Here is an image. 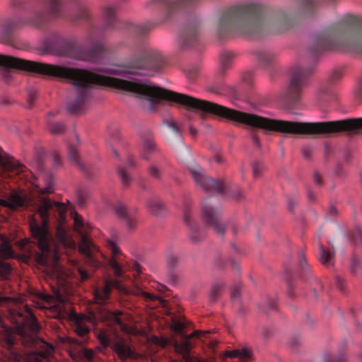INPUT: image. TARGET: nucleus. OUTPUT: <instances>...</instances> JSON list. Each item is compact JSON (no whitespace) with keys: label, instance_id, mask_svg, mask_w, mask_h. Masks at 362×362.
<instances>
[{"label":"nucleus","instance_id":"3","mask_svg":"<svg viewBox=\"0 0 362 362\" xmlns=\"http://www.w3.org/2000/svg\"><path fill=\"white\" fill-rule=\"evenodd\" d=\"M313 54L325 51L352 52L362 54V30L339 23L317 35L310 46Z\"/></svg>","mask_w":362,"mask_h":362},{"label":"nucleus","instance_id":"14","mask_svg":"<svg viewBox=\"0 0 362 362\" xmlns=\"http://www.w3.org/2000/svg\"><path fill=\"white\" fill-rule=\"evenodd\" d=\"M114 210L129 231L136 230L139 224V218L136 208H128L123 203L117 202L114 206Z\"/></svg>","mask_w":362,"mask_h":362},{"label":"nucleus","instance_id":"64","mask_svg":"<svg viewBox=\"0 0 362 362\" xmlns=\"http://www.w3.org/2000/svg\"><path fill=\"white\" fill-rule=\"evenodd\" d=\"M267 307L269 310H273L276 308V303L274 300L271 299H267Z\"/></svg>","mask_w":362,"mask_h":362},{"label":"nucleus","instance_id":"28","mask_svg":"<svg viewBox=\"0 0 362 362\" xmlns=\"http://www.w3.org/2000/svg\"><path fill=\"white\" fill-rule=\"evenodd\" d=\"M103 18L105 21V26L107 28H116V23L117 22V17L115 8L106 6L103 11Z\"/></svg>","mask_w":362,"mask_h":362},{"label":"nucleus","instance_id":"4","mask_svg":"<svg viewBox=\"0 0 362 362\" xmlns=\"http://www.w3.org/2000/svg\"><path fill=\"white\" fill-rule=\"evenodd\" d=\"M90 17L89 11L84 7H78L72 11L64 6L62 1H50L47 10L37 11L34 15L23 20H6L1 26L2 37L8 40L13 30L21 25H30L37 28L43 29L51 20L57 18H64L71 21L88 20Z\"/></svg>","mask_w":362,"mask_h":362},{"label":"nucleus","instance_id":"62","mask_svg":"<svg viewBox=\"0 0 362 362\" xmlns=\"http://www.w3.org/2000/svg\"><path fill=\"white\" fill-rule=\"evenodd\" d=\"M30 328H31V330L33 332H37L38 329H39V327H38V325L36 322V320L35 318H33L32 322H31V324H30Z\"/></svg>","mask_w":362,"mask_h":362},{"label":"nucleus","instance_id":"26","mask_svg":"<svg viewBox=\"0 0 362 362\" xmlns=\"http://www.w3.org/2000/svg\"><path fill=\"white\" fill-rule=\"evenodd\" d=\"M256 56L259 63L265 68L269 67L270 66L273 65L276 61V55L270 51H257Z\"/></svg>","mask_w":362,"mask_h":362},{"label":"nucleus","instance_id":"47","mask_svg":"<svg viewBox=\"0 0 362 362\" xmlns=\"http://www.w3.org/2000/svg\"><path fill=\"white\" fill-rule=\"evenodd\" d=\"M299 267L300 269L304 272L305 274H309L310 269L309 266L308 265L305 257L303 254H301L299 257Z\"/></svg>","mask_w":362,"mask_h":362},{"label":"nucleus","instance_id":"2","mask_svg":"<svg viewBox=\"0 0 362 362\" xmlns=\"http://www.w3.org/2000/svg\"><path fill=\"white\" fill-rule=\"evenodd\" d=\"M66 211L67 207L64 204L42 196L38 197L37 211L41 218V223L35 219L30 223L32 237L38 250H33L31 245L28 242L23 243V247L28 252L29 256L35 258L39 264L47 265L50 262L57 263L59 260L52 244V238L48 230L51 221H54L57 225L56 236L59 242L64 246H69L71 244V240L65 227Z\"/></svg>","mask_w":362,"mask_h":362},{"label":"nucleus","instance_id":"54","mask_svg":"<svg viewBox=\"0 0 362 362\" xmlns=\"http://www.w3.org/2000/svg\"><path fill=\"white\" fill-rule=\"evenodd\" d=\"M361 267V263L360 261L356 257H353L351 260V271L353 273H355L357 272L358 269H359Z\"/></svg>","mask_w":362,"mask_h":362},{"label":"nucleus","instance_id":"38","mask_svg":"<svg viewBox=\"0 0 362 362\" xmlns=\"http://www.w3.org/2000/svg\"><path fill=\"white\" fill-rule=\"evenodd\" d=\"M166 262L169 267L174 268L179 262V257L173 251H168L166 254Z\"/></svg>","mask_w":362,"mask_h":362},{"label":"nucleus","instance_id":"34","mask_svg":"<svg viewBox=\"0 0 362 362\" xmlns=\"http://www.w3.org/2000/svg\"><path fill=\"white\" fill-rule=\"evenodd\" d=\"M0 255L4 258H10L14 256V252L11 245L6 241H4L0 244Z\"/></svg>","mask_w":362,"mask_h":362},{"label":"nucleus","instance_id":"59","mask_svg":"<svg viewBox=\"0 0 362 362\" xmlns=\"http://www.w3.org/2000/svg\"><path fill=\"white\" fill-rule=\"evenodd\" d=\"M78 272L82 281L87 280L89 278V274L85 269L79 267L78 269Z\"/></svg>","mask_w":362,"mask_h":362},{"label":"nucleus","instance_id":"27","mask_svg":"<svg viewBox=\"0 0 362 362\" xmlns=\"http://www.w3.org/2000/svg\"><path fill=\"white\" fill-rule=\"evenodd\" d=\"M149 211L156 216H162L165 214V209L162 202L158 198L150 199L147 202Z\"/></svg>","mask_w":362,"mask_h":362},{"label":"nucleus","instance_id":"37","mask_svg":"<svg viewBox=\"0 0 362 362\" xmlns=\"http://www.w3.org/2000/svg\"><path fill=\"white\" fill-rule=\"evenodd\" d=\"M133 293L136 296L143 297L146 300L148 301H153L156 299H158V298L155 295L146 292L139 287H135L133 290Z\"/></svg>","mask_w":362,"mask_h":362},{"label":"nucleus","instance_id":"12","mask_svg":"<svg viewBox=\"0 0 362 362\" xmlns=\"http://www.w3.org/2000/svg\"><path fill=\"white\" fill-rule=\"evenodd\" d=\"M202 217L206 226L212 227L217 234L223 235L225 226L220 221L219 210L214 206L211 198L205 199L202 202Z\"/></svg>","mask_w":362,"mask_h":362},{"label":"nucleus","instance_id":"44","mask_svg":"<svg viewBox=\"0 0 362 362\" xmlns=\"http://www.w3.org/2000/svg\"><path fill=\"white\" fill-rule=\"evenodd\" d=\"M252 173L254 177H257L260 175L264 169V165L259 161H255L252 164Z\"/></svg>","mask_w":362,"mask_h":362},{"label":"nucleus","instance_id":"13","mask_svg":"<svg viewBox=\"0 0 362 362\" xmlns=\"http://www.w3.org/2000/svg\"><path fill=\"white\" fill-rule=\"evenodd\" d=\"M189 171L194 182L206 192L222 194L226 189L225 185L220 180H216L206 176L204 170L198 165L189 168Z\"/></svg>","mask_w":362,"mask_h":362},{"label":"nucleus","instance_id":"52","mask_svg":"<svg viewBox=\"0 0 362 362\" xmlns=\"http://www.w3.org/2000/svg\"><path fill=\"white\" fill-rule=\"evenodd\" d=\"M335 284H336V286L337 287V288L341 292L345 291L346 282L343 279H341L339 276H336L335 277Z\"/></svg>","mask_w":362,"mask_h":362},{"label":"nucleus","instance_id":"18","mask_svg":"<svg viewBox=\"0 0 362 362\" xmlns=\"http://www.w3.org/2000/svg\"><path fill=\"white\" fill-rule=\"evenodd\" d=\"M204 333L199 330L194 331L190 334H183V335L181 336L182 341L180 342L176 341L174 343L175 351L182 354L184 358H186L192 349L190 339L193 337L199 338Z\"/></svg>","mask_w":362,"mask_h":362},{"label":"nucleus","instance_id":"36","mask_svg":"<svg viewBox=\"0 0 362 362\" xmlns=\"http://www.w3.org/2000/svg\"><path fill=\"white\" fill-rule=\"evenodd\" d=\"M90 192L86 189H81L78 190L76 197L78 205L83 207L86 205V201L88 199Z\"/></svg>","mask_w":362,"mask_h":362},{"label":"nucleus","instance_id":"21","mask_svg":"<svg viewBox=\"0 0 362 362\" xmlns=\"http://www.w3.org/2000/svg\"><path fill=\"white\" fill-rule=\"evenodd\" d=\"M123 313L120 311H107L104 315V318L108 322L112 325H118L124 332H129V326L124 322Z\"/></svg>","mask_w":362,"mask_h":362},{"label":"nucleus","instance_id":"60","mask_svg":"<svg viewBox=\"0 0 362 362\" xmlns=\"http://www.w3.org/2000/svg\"><path fill=\"white\" fill-rule=\"evenodd\" d=\"M240 354L241 355L240 356V358L241 359H247L250 358L251 356L250 351L246 349L240 350Z\"/></svg>","mask_w":362,"mask_h":362},{"label":"nucleus","instance_id":"53","mask_svg":"<svg viewBox=\"0 0 362 362\" xmlns=\"http://www.w3.org/2000/svg\"><path fill=\"white\" fill-rule=\"evenodd\" d=\"M231 300L233 301H238L240 298V287L235 286L231 291L230 294Z\"/></svg>","mask_w":362,"mask_h":362},{"label":"nucleus","instance_id":"35","mask_svg":"<svg viewBox=\"0 0 362 362\" xmlns=\"http://www.w3.org/2000/svg\"><path fill=\"white\" fill-rule=\"evenodd\" d=\"M350 240L356 245H362V230L356 227L349 235Z\"/></svg>","mask_w":362,"mask_h":362},{"label":"nucleus","instance_id":"30","mask_svg":"<svg viewBox=\"0 0 362 362\" xmlns=\"http://www.w3.org/2000/svg\"><path fill=\"white\" fill-rule=\"evenodd\" d=\"M319 249H320V257L319 259L321 263L327 267L330 266L332 263V261L334 258V252L332 251L325 249L324 245L319 243Z\"/></svg>","mask_w":362,"mask_h":362},{"label":"nucleus","instance_id":"22","mask_svg":"<svg viewBox=\"0 0 362 362\" xmlns=\"http://www.w3.org/2000/svg\"><path fill=\"white\" fill-rule=\"evenodd\" d=\"M86 321H90V317L77 315L74 317V330L76 334L81 337L86 336L90 332V328L86 325Z\"/></svg>","mask_w":362,"mask_h":362},{"label":"nucleus","instance_id":"48","mask_svg":"<svg viewBox=\"0 0 362 362\" xmlns=\"http://www.w3.org/2000/svg\"><path fill=\"white\" fill-rule=\"evenodd\" d=\"M186 76L189 80L193 81L198 76V69L195 67L189 69L186 71Z\"/></svg>","mask_w":362,"mask_h":362},{"label":"nucleus","instance_id":"7","mask_svg":"<svg viewBox=\"0 0 362 362\" xmlns=\"http://www.w3.org/2000/svg\"><path fill=\"white\" fill-rule=\"evenodd\" d=\"M74 223L75 230L81 236L78 244L80 252L84 255L88 264L95 268L100 267L103 265L105 256L88 236L90 228L89 224L85 223L78 214L74 216Z\"/></svg>","mask_w":362,"mask_h":362},{"label":"nucleus","instance_id":"55","mask_svg":"<svg viewBox=\"0 0 362 362\" xmlns=\"http://www.w3.org/2000/svg\"><path fill=\"white\" fill-rule=\"evenodd\" d=\"M313 178L315 185L318 186H322L323 185L322 176L317 171L313 172Z\"/></svg>","mask_w":362,"mask_h":362},{"label":"nucleus","instance_id":"24","mask_svg":"<svg viewBox=\"0 0 362 362\" xmlns=\"http://www.w3.org/2000/svg\"><path fill=\"white\" fill-rule=\"evenodd\" d=\"M5 172L9 177L21 175L25 172L26 168L16 160L5 162L3 165Z\"/></svg>","mask_w":362,"mask_h":362},{"label":"nucleus","instance_id":"58","mask_svg":"<svg viewBox=\"0 0 362 362\" xmlns=\"http://www.w3.org/2000/svg\"><path fill=\"white\" fill-rule=\"evenodd\" d=\"M47 357V355L45 352L35 353L33 356V358L36 362H40V361L46 359Z\"/></svg>","mask_w":362,"mask_h":362},{"label":"nucleus","instance_id":"11","mask_svg":"<svg viewBox=\"0 0 362 362\" xmlns=\"http://www.w3.org/2000/svg\"><path fill=\"white\" fill-rule=\"evenodd\" d=\"M106 246L112 255L109 259V264L115 276L119 278L123 277L125 269L132 271L134 278L141 274V266L138 262H133L132 263H127L126 266H124L122 263L120 262L121 259L117 258V255L119 253V250L112 240H108L106 243Z\"/></svg>","mask_w":362,"mask_h":362},{"label":"nucleus","instance_id":"6","mask_svg":"<svg viewBox=\"0 0 362 362\" xmlns=\"http://www.w3.org/2000/svg\"><path fill=\"white\" fill-rule=\"evenodd\" d=\"M165 59L161 52L153 48H144L129 61L116 68L108 69L106 73L127 77L129 75L148 76L161 70Z\"/></svg>","mask_w":362,"mask_h":362},{"label":"nucleus","instance_id":"16","mask_svg":"<svg viewBox=\"0 0 362 362\" xmlns=\"http://www.w3.org/2000/svg\"><path fill=\"white\" fill-rule=\"evenodd\" d=\"M142 138V151L141 157L145 160H150L151 154L158 152V148L153 140V135L151 131L146 130L141 134Z\"/></svg>","mask_w":362,"mask_h":362},{"label":"nucleus","instance_id":"1","mask_svg":"<svg viewBox=\"0 0 362 362\" xmlns=\"http://www.w3.org/2000/svg\"><path fill=\"white\" fill-rule=\"evenodd\" d=\"M319 9L317 1H302L298 13L288 8L271 9L261 1H240L218 10L215 34L219 40L237 34L253 38L279 35L292 28L298 16H313Z\"/></svg>","mask_w":362,"mask_h":362},{"label":"nucleus","instance_id":"8","mask_svg":"<svg viewBox=\"0 0 362 362\" xmlns=\"http://www.w3.org/2000/svg\"><path fill=\"white\" fill-rule=\"evenodd\" d=\"M314 70L313 66H294L291 72L290 83L284 93V99L289 106L296 105L300 99L302 88Z\"/></svg>","mask_w":362,"mask_h":362},{"label":"nucleus","instance_id":"56","mask_svg":"<svg viewBox=\"0 0 362 362\" xmlns=\"http://www.w3.org/2000/svg\"><path fill=\"white\" fill-rule=\"evenodd\" d=\"M240 350L239 349L226 351L225 352V356L230 358H240Z\"/></svg>","mask_w":362,"mask_h":362},{"label":"nucleus","instance_id":"50","mask_svg":"<svg viewBox=\"0 0 362 362\" xmlns=\"http://www.w3.org/2000/svg\"><path fill=\"white\" fill-rule=\"evenodd\" d=\"M5 345L6 346L7 349L9 350H11L13 346L15 344V338L11 334H7L5 337Z\"/></svg>","mask_w":362,"mask_h":362},{"label":"nucleus","instance_id":"5","mask_svg":"<svg viewBox=\"0 0 362 362\" xmlns=\"http://www.w3.org/2000/svg\"><path fill=\"white\" fill-rule=\"evenodd\" d=\"M88 41L89 47L79 49L74 40L55 33L45 44L47 49L56 51L58 54L93 63L101 62L106 56L105 47L95 40L91 33L88 34Z\"/></svg>","mask_w":362,"mask_h":362},{"label":"nucleus","instance_id":"49","mask_svg":"<svg viewBox=\"0 0 362 362\" xmlns=\"http://www.w3.org/2000/svg\"><path fill=\"white\" fill-rule=\"evenodd\" d=\"M36 98H37V91L33 88H30L28 90V103L29 107H32V105Z\"/></svg>","mask_w":362,"mask_h":362},{"label":"nucleus","instance_id":"41","mask_svg":"<svg viewBox=\"0 0 362 362\" xmlns=\"http://www.w3.org/2000/svg\"><path fill=\"white\" fill-rule=\"evenodd\" d=\"M148 173L149 175L156 180L161 179V170L155 164H150L148 168Z\"/></svg>","mask_w":362,"mask_h":362},{"label":"nucleus","instance_id":"23","mask_svg":"<svg viewBox=\"0 0 362 362\" xmlns=\"http://www.w3.org/2000/svg\"><path fill=\"white\" fill-rule=\"evenodd\" d=\"M155 27L152 23H144L141 24L129 23V30L138 37H144L151 32Z\"/></svg>","mask_w":362,"mask_h":362},{"label":"nucleus","instance_id":"33","mask_svg":"<svg viewBox=\"0 0 362 362\" xmlns=\"http://www.w3.org/2000/svg\"><path fill=\"white\" fill-rule=\"evenodd\" d=\"M117 174L120 178L122 185L124 187H128L132 182V178L127 173L124 167L119 165L117 168Z\"/></svg>","mask_w":362,"mask_h":362},{"label":"nucleus","instance_id":"9","mask_svg":"<svg viewBox=\"0 0 362 362\" xmlns=\"http://www.w3.org/2000/svg\"><path fill=\"white\" fill-rule=\"evenodd\" d=\"M202 23L199 18L193 17L180 25L177 36V43L180 49H188L199 42Z\"/></svg>","mask_w":362,"mask_h":362},{"label":"nucleus","instance_id":"19","mask_svg":"<svg viewBox=\"0 0 362 362\" xmlns=\"http://www.w3.org/2000/svg\"><path fill=\"white\" fill-rule=\"evenodd\" d=\"M119 282L117 280H107L102 288L94 291V299L97 304L104 305L110 298L112 287H118Z\"/></svg>","mask_w":362,"mask_h":362},{"label":"nucleus","instance_id":"61","mask_svg":"<svg viewBox=\"0 0 362 362\" xmlns=\"http://www.w3.org/2000/svg\"><path fill=\"white\" fill-rule=\"evenodd\" d=\"M302 153L305 158H309L311 154V150L309 147H304L302 149Z\"/></svg>","mask_w":362,"mask_h":362},{"label":"nucleus","instance_id":"57","mask_svg":"<svg viewBox=\"0 0 362 362\" xmlns=\"http://www.w3.org/2000/svg\"><path fill=\"white\" fill-rule=\"evenodd\" d=\"M242 81L247 84H251L252 81V73H250V72L243 73L242 75Z\"/></svg>","mask_w":362,"mask_h":362},{"label":"nucleus","instance_id":"20","mask_svg":"<svg viewBox=\"0 0 362 362\" xmlns=\"http://www.w3.org/2000/svg\"><path fill=\"white\" fill-rule=\"evenodd\" d=\"M112 349L117 353L121 360H126L129 358H134L135 354L129 345L122 341L112 342Z\"/></svg>","mask_w":362,"mask_h":362},{"label":"nucleus","instance_id":"39","mask_svg":"<svg viewBox=\"0 0 362 362\" xmlns=\"http://www.w3.org/2000/svg\"><path fill=\"white\" fill-rule=\"evenodd\" d=\"M186 327V325L184 322H182L180 320H173L172 324V329L176 332L177 334H180V337L183 335V334H185L184 332V329Z\"/></svg>","mask_w":362,"mask_h":362},{"label":"nucleus","instance_id":"29","mask_svg":"<svg viewBox=\"0 0 362 362\" xmlns=\"http://www.w3.org/2000/svg\"><path fill=\"white\" fill-rule=\"evenodd\" d=\"M68 154L72 163L75 164L81 171L86 172V166L81 160L78 150L75 146L71 144L68 146Z\"/></svg>","mask_w":362,"mask_h":362},{"label":"nucleus","instance_id":"40","mask_svg":"<svg viewBox=\"0 0 362 362\" xmlns=\"http://www.w3.org/2000/svg\"><path fill=\"white\" fill-rule=\"evenodd\" d=\"M98 339L100 344L105 346H111L113 341H111L109 336L107 334V333L105 331H100L98 334Z\"/></svg>","mask_w":362,"mask_h":362},{"label":"nucleus","instance_id":"51","mask_svg":"<svg viewBox=\"0 0 362 362\" xmlns=\"http://www.w3.org/2000/svg\"><path fill=\"white\" fill-rule=\"evenodd\" d=\"M335 284H336V286L337 287V288L341 292L345 291L346 282L343 279H341L339 276H336L335 277Z\"/></svg>","mask_w":362,"mask_h":362},{"label":"nucleus","instance_id":"42","mask_svg":"<svg viewBox=\"0 0 362 362\" xmlns=\"http://www.w3.org/2000/svg\"><path fill=\"white\" fill-rule=\"evenodd\" d=\"M163 123L177 135H180V129L175 121L173 119H168L163 121Z\"/></svg>","mask_w":362,"mask_h":362},{"label":"nucleus","instance_id":"25","mask_svg":"<svg viewBox=\"0 0 362 362\" xmlns=\"http://www.w3.org/2000/svg\"><path fill=\"white\" fill-rule=\"evenodd\" d=\"M55 116L52 112H48L46 117L47 128L54 135L62 134L65 132L64 124L61 122H53L52 118Z\"/></svg>","mask_w":362,"mask_h":362},{"label":"nucleus","instance_id":"31","mask_svg":"<svg viewBox=\"0 0 362 362\" xmlns=\"http://www.w3.org/2000/svg\"><path fill=\"white\" fill-rule=\"evenodd\" d=\"M225 287L226 285L222 281L216 282L212 285L209 294V300L211 303L218 300Z\"/></svg>","mask_w":362,"mask_h":362},{"label":"nucleus","instance_id":"45","mask_svg":"<svg viewBox=\"0 0 362 362\" xmlns=\"http://www.w3.org/2000/svg\"><path fill=\"white\" fill-rule=\"evenodd\" d=\"M11 271L10 265L3 261H0V276L6 277L8 276Z\"/></svg>","mask_w":362,"mask_h":362},{"label":"nucleus","instance_id":"46","mask_svg":"<svg viewBox=\"0 0 362 362\" xmlns=\"http://www.w3.org/2000/svg\"><path fill=\"white\" fill-rule=\"evenodd\" d=\"M322 362H346V360L343 356H340L337 361H334L330 353H325L323 355Z\"/></svg>","mask_w":362,"mask_h":362},{"label":"nucleus","instance_id":"15","mask_svg":"<svg viewBox=\"0 0 362 362\" xmlns=\"http://www.w3.org/2000/svg\"><path fill=\"white\" fill-rule=\"evenodd\" d=\"M183 220L189 230V238L193 243L199 242L203 238V233L199 230L197 223L194 219L189 208V203H187L182 209Z\"/></svg>","mask_w":362,"mask_h":362},{"label":"nucleus","instance_id":"32","mask_svg":"<svg viewBox=\"0 0 362 362\" xmlns=\"http://www.w3.org/2000/svg\"><path fill=\"white\" fill-rule=\"evenodd\" d=\"M234 56V54L230 52H224L221 54V71L222 73L229 69Z\"/></svg>","mask_w":362,"mask_h":362},{"label":"nucleus","instance_id":"10","mask_svg":"<svg viewBox=\"0 0 362 362\" xmlns=\"http://www.w3.org/2000/svg\"><path fill=\"white\" fill-rule=\"evenodd\" d=\"M163 21L180 15L193 13L197 10L195 1H156Z\"/></svg>","mask_w":362,"mask_h":362},{"label":"nucleus","instance_id":"17","mask_svg":"<svg viewBox=\"0 0 362 362\" xmlns=\"http://www.w3.org/2000/svg\"><path fill=\"white\" fill-rule=\"evenodd\" d=\"M28 202L26 196L17 192H13L7 200L0 199V206L9 208L11 210H17L26 207Z\"/></svg>","mask_w":362,"mask_h":362},{"label":"nucleus","instance_id":"63","mask_svg":"<svg viewBox=\"0 0 362 362\" xmlns=\"http://www.w3.org/2000/svg\"><path fill=\"white\" fill-rule=\"evenodd\" d=\"M341 71L339 70H336L334 71L333 73H332V80H338L341 78Z\"/></svg>","mask_w":362,"mask_h":362},{"label":"nucleus","instance_id":"43","mask_svg":"<svg viewBox=\"0 0 362 362\" xmlns=\"http://www.w3.org/2000/svg\"><path fill=\"white\" fill-rule=\"evenodd\" d=\"M78 356L87 361H90L93 358L94 352L91 349L82 348L78 352Z\"/></svg>","mask_w":362,"mask_h":362}]
</instances>
